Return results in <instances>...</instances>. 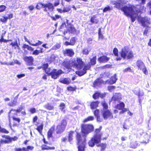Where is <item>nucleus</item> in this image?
Wrapping results in <instances>:
<instances>
[{
    "label": "nucleus",
    "instance_id": "f257e3e1",
    "mask_svg": "<svg viewBox=\"0 0 151 151\" xmlns=\"http://www.w3.org/2000/svg\"><path fill=\"white\" fill-rule=\"evenodd\" d=\"M96 56L93 57L90 59V64H88L84 65L83 68L82 70L84 64L81 58H77L76 60H73L71 63L72 66L76 68L78 71L76 72V73L80 76H82L87 72V70H90L91 65H94L96 63Z\"/></svg>",
    "mask_w": 151,
    "mask_h": 151
},
{
    "label": "nucleus",
    "instance_id": "f03ea898",
    "mask_svg": "<svg viewBox=\"0 0 151 151\" xmlns=\"http://www.w3.org/2000/svg\"><path fill=\"white\" fill-rule=\"evenodd\" d=\"M102 127L96 129L94 134L88 142V146L91 147H94L96 145L97 147H100V151H104L106 147V143H100L102 140L103 133L101 132Z\"/></svg>",
    "mask_w": 151,
    "mask_h": 151
},
{
    "label": "nucleus",
    "instance_id": "7ed1b4c3",
    "mask_svg": "<svg viewBox=\"0 0 151 151\" xmlns=\"http://www.w3.org/2000/svg\"><path fill=\"white\" fill-rule=\"evenodd\" d=\"M78 145V151H85L86 144V138H82L81 134L77 132L76 136Z\"/></svg>",
    "mask_w": 151,
    "mask_h": 151
},
{
    "label": "nucleus",
    "instance_id": "20e7f679",
    "mask_svg": "<svg viewBox=\"0 0 151 151\" xmlns=\"http://www.w3.org/2000/svg\"><path fill=\"white\" fill-rule=\"evenodd\" d=\"M120 54L121 58L127 60L132 59L134 57L133 51L127 46H125L122 49Z\"/></svg>",
    "mask_w": 151,
    "mask_h": 151
},
{
    "label": "nucleus",
    "instance_id": "39448f33",
    "mask_svg": "<svg viewBox=\"0 0 151 151\" xmlns=\"http://www.w3.org/2000/svg\"><path fill=\"white\" fill-rule=\"evenodd\" d=\"M81 126V132L83 134H81L82 138H86L87 135L94 130V127L91 124H82Z\"/></svg>",
    "mask_w": 151,
    "mask_h": 151
},
{
    "label": "nucleus",
    "instance_id": "423d86ee",
    "mask_svg": "<svg viewBox=\"0 0 151 151\" xmlns=\"http://www.w3.org/2000/svg\"><path fill=\"white\" fill-rule=\"evenodd\" d=\"M21 113L22 114L24 115L26 114L24 106H21L16 109H11L8 113L9 116L12 118L17 116V113Z\"/></svg>",
    "mask_w": 151,
    "mask_h": 151
},
{
    "label": "nucleus",
    "instance_id": "0eeeda50",
    "mask_svg": "<svg viewBox=\"0 0 151 151\" xmlns=\"http://www.w3.org/2000/svg\"><path fill=\"white\" fill-rule=\"evenodd\" d=\"M67 125V122L66 119H63L60 124H58L56 127L55 131L57 134H59L63 133L66 129Z\"/></svg>",
    "mask_w": 151,
    "mask_h": 151
},
{
    "label": "nucleus",
    "instance_id": "6e6552de",
    "mask_svg": "<svg viewBox=\"0 0 151 151\" xmlns=\"http://www.w3.org/2000/svg\"><path fill=\"white\" fill-rule=\"evenodd\" d=\"M60 0H57L56 1V2L54 3V5L50 2H48L45 4L40 3L39 4L43 6L44 11L45 12L47 11L51 12L53 11L54 10V6H57L60 4Z\"/></svg>",
    "mask_w": 151,
    "mask_h": 151
},
{
    "label": "nucleus",
    "instance_id": "1a4fd4ad",
    "mask_svg": "<svg viewBox=\"0 0 151 151\" xmlns=\"http://www.w3.org/2000/svg\"><path fill=\"white\" fill-rule=\"evenodd\" d=\"M47 73V74L48 76H51L52 78L54 79H57L60 74L63 73L61 70L60 69L57 70L56 69H53L51 72H50V70H49L48 72Z\"/></svg>",
    "mask_w": 151,
    "mask_h": 151
},
{
    "label": "nucleus",
    "instance_id": "9d476101",
    "mask_svg": "<svg viewBox=\"0 0 151 151\" xmlns=\"http://www.w3.org/2000/svg\"><path fill=\"white\" fill-rule=\"evenodd\" d=\"M132 8V10H128L127 12L128 14H124L127 16L131 18V21L132 22H134L136 19V16L134 17L133 16L135 14H136L135 9L136 7L132 5H130V7Z\"/></svg>",
    "mask_w": 151,
    "mask_h": 151
},
{
    "label": "nucleus",
    "instance_id": "9b49d317",
    "mask_svg": "<svg viewBox=\"0 0 151 151\" xmlns=\"http://www.w3.org/2000/svg\"><path fill=\"white\" fill-rule=\"evenodd\" d=\"M1 137L3 138H4L5 139H1V143H4L5 144H9L13 140L15 141L18 139V137L16 136L12 137L9 135H3L1 136Z\"/></svg>",
    "mask_w": 151,
    "mask_h": 151
},
{
    "label": "nucleus",
    "instance_id": "f8f14e48",
    "mask_svg": "<svg viewBox=\"0 0 151 151\" xmlns=\"http://www.w3.org/2000/svg\"><path fill=\"white\" fill-rule=\"evenodd\" d=\"M114 7L119 10H121L124 12V14H128L127 12V11L128 10H132V8L131 7H130V5L129 6L126 5L121 7V3L116 1L115 5Z\"/></svg>",
    "mask_w": 151,
    "mask_h": 151
},
{
    "label": "nucleus",
    "instance_id": "ddd939ff",
    "mask_svg": "<svg viewBox=\"0 0 151 151\" xmlns=\"http://www.w3.org/2000/svg\"><path fill=\"white\" fill-rule=\"evenodd\" d=\"M125 104L124 102H121L119 104H117L114 107V108L119 110H121V111L119 112V114H123L125 112L127 111L128 109L126 108H124Z\"/></svg>",
    "mask_w": 151,
    "mask_h": 151
},
{
    "label": "nucleus",
    "instance_id": "4468645a",
    "mask_svg": "<svg viewBox=\"0 0 151 151\" xmlns=\"http://www.w3.org/2000/svg\"><path fill=\"white\" fill-rule=\"evenodd\" d=\"M141 24L142 26L147 27H150L148 25L150 24L149 20L146 17H142L140 18L138 21Z\"/></svg>",
    "mask_w": 151,
    "mask_h": 151
},
{
    "label": "nucleus",
    "instance_id": "2eb2a0df",
    "mask_svg": "<svg viewBox=\"0 0 151 151\" xmlns=\"http://www.w3.org/2000/svg\"><path fill=\"white\" fill-rule=\"evenodd\" d=\"M102 115L105 120L108 118L110 119L113 118L112 113L109 110H103L102 112Z\"/></svg>",
    "mask_w": 151,
    "mask_h": 151
},
{
    "label": "nucleus",
    "instance_id": "dca6fc26",
    "mask_svg": "<svg viewBox=\"0 0 151 151\" xmlns=\"http://www.w3.org/2000/svg\"><path fill=\"white\" fill-rule=\"evenodd\" d=\"M67 31V32H68L71 34H75L77 33V30L73 25L70 24H68Z\"/></svg>",
    "mask_w": 151,
    "mask_h": 151
},
{
    "label": "nucleus",
    "instance_id": "f3484780",
    "mask_svg": "<svg viewBox=\"0 0 151 151\" xmlns=\"http://www.w3.org/2000/svg\"><path fill=\"white\" fill-rule=\"evenodd\" d=\"M117 80V78L116 74H114L110 78L106 81V83L109 84H112L115 83Z\"/></svg>",
    "mask_w": 151,
    "mask_h": 151
},
{
    "label": "nucleus",
    "instance_id": "a211bd4d",
    "mask_svg": "<svg viewBox=\"0 0 151 151\" xmlns=\"http://www.w3.org/2000/svg\"><path fill=\"white\" fill-rule=\"evenodd\" d=\"M110 58L105 55H103L98 58V61L100 63H106L109 60Z\"/></svg>",
    "mask_w": 151,
    "mask_h": 151
},
{
    "label": "nucleus",
    "instance_id": "6ab92c4d",
    "mask_svg": "<svg viewBox=\"0 0 151 151\" xmlns=\"http://www.w3.org/2000/svg\"><path fill=\"white\" fill-rule=\"evenodd\" d=\"M24 60L28 65H31L33 64L34 59L32 56H26L24 58Z\"/></svg>",
    "mask_w": 151,
    "mask_h": 151
},
{
    "label": "nucleus",
    "instance_id": "aec40b11",
    "mask_svg": "<svg viewBox=\"0 0 151 151\" xmlns=\"http://www.w3.org/2000/svg\"><path fill=\"white\" fill-rule=\"evenodd\" d=\"M105 94L103 93H101L98 91H96L92 96L93 98L95 100L98 99L99 97L103 99L105 96Z\"/></svg>",
    "mask_w": 151,
    "mask_h": 151
},
{
    "label": "nucleus",
    "instance_id": "412c9836",
    "mask_svg": "<svg viewBox=\"0 0 151 151\" xmlns=\"http://www.w3.org/2000/svg\"><path fill=\"white\" fill-rule=\"evenodd\" d=\"M64 55H66L70 57H72L75 54V53L71 49H66L63 52Z\"/></svg>",
    "mask_w": 151,
    "mask_h": 151
},
{
    "label": "nucleus",
    "instance_id": "4be33fe9",
    "mask_svg": "<svg viewBox=\"0 0 151 151\" xmlns=\"http://www.w3.org/2000/svg\"><path fill=\"white\" fill-rule=\"evenodd\" d=\"M104 83V81L101 79L100 78H99L94 81L93 83L92 86L93 87H96L99 85Z\"/></svg>",
    "mask_w": 151,
    "mask_h": 151
},
{
    "label": "nucleus",
    "instance_id": "5701e85b",
    "mask_svg": "<svg viewBox=\"0 0 151 151\" xmlns=\"http://www.w3.org/2000/svg\"><path fill=\"white\" fill-rule=\"evenodd\" d=\"M55 128V125H52L48 130L47 132V138L50 139L53 137V134Z\"/></svg>",
    "mask_w": 151,
    "mask_h": 151
},
{
    "label": "nucleus",
    "instance_id": "b1692460",
    "mask_svg": "<svg viewBox=\"0 0 151 151\" xmlns=\"http://www.w3.org/2000/svg\"><path fill=\"white\" fill-rule=\"evenodd\" d=\"M13 17V14L12 13H10L8 14V17L3 16L2 18L0 19V21L3 23H6L8 19L12 18Z\"/></svg>",
    "mask_w": 151,
    "mask_h": 151
},
{
    "label": "nucleus",
    "instance_id": "393cba45",
    "mask_svg": "<svg viewBox=\"0 0 151 151\" xmlns=\"http://www.w3.org/2000/svg\"><path fill=\"white\" fill-rule=\"evenodd\" d=\"M121 99V95L120 93H115L111 98L112 101H117L118 102Z\"/></svg>",
    "mask_w": 151,
    "mask_h": 151
},
{
    "label": "nucleus",
    "instance_id": "a878e982",
    "mask_svg": "<svg viewBox=\"0 0 151 151\" xmlns=\"http://www.w3.org/2000/svg\"><path fill=\"white\" fill-rule=\"evenodd\" d=\"M74 133V131L72 130H70L68 132V136L67 137V138L68 139V141L70 143H72V142L73 140V135Z\"/></svg>",
    "mask_w": 151,
    "mask_h": 151
},
{
    "label": "nucleus",
    "instance_id": "bb28decb",
    "mask_svg": "<svg viewBox=\"0 0 151 151\" xmlns=\"http://www.w3.org/2000/svg\"><path fill=\"white\" fill-rule=\"evenodd\" d=\"M66 26L65 23H63L59 28V31L62 32L64 35L67 33V31L65 29Z\"/></svg>",
    "mask_w": 151,
    "mask_h": 151
},
{
    "label": "nucleus",
    "instance_id": "cd10ccee",
    "mask_svg": "<svg viewBox=\"0 0 151 151\" xmlns=\"http://www.w3.org/2000/svg\"><path fill=\"white\" fill-rule=\"evenodd\" d=\"M42 150H54L55 149L54 147H50L47 146L45 144L42 145L41 147Z\"/></svg>",
    "mask_w": 151,
    "mask_h": 151
},
{
    "label": "nucleus",
    "instance_id": "c85d7f7f",
    "mask_svg": "<svg viewBox=\"0 0 151 151\" xmlns=\"http://www.w3.org/2000/svg\"><path fill=\"white\" fill-rule=\"evenodd\" d=\"M136 65L138 68L140 70L145 66L143 62L141 60H138L137 61Z\"/></svg>",
    "mask_w": 151,
    "mask_h": 151
},
{
    "label": "nucleus",
    "instance_id": "c756f323",
    "mask_svg": "<svg viewBox=\"0 0 151 151\" xmlns=\"http://www.w3.org/2000/svg\"><path fill=\"white\" fill-rule=\"evenodd\" d=\"M90 21L91 23V24H97L99 22V20L98 19L96 18V15H93L91 17Z\"/></svg>",
    "mask_w": 151,
    "mask_h": 151
},
{
    "label": "nucleus",
    "instance_id": "7c9ffc66",
    "mask_svg": "<svg viewBox=\"0 0 151 151\" xmlns=\"http://www.w3.org/2000/svg\"><path fill=\"white\" fill-rule=\"evenodd\" d=\"M99 102L98 101H93L91 103L90 106L91 109H94L98 107Z\"/></svg>",
    "mask_w": 151,
    "mask_h": 151
},
{
    "label": "nucleus",
    "instance_id": "2f4dec72",
    "mask_svg": "<svg viewBox=\"0 0 151 151\" xmlns=\"http://www.w3.org/2000/svg\"><path fill=\"white\" fill-rule=\"evenodd\" d=\"M60 82L64 84H68L71 83V80L69 78H65L60 80Z\"/></svg>",
    "mask_w": 151,
    "mask_h": 151
},
{
    "label": "nucleus",
    "instance_id": "473e14b6",
    "mask_svg": "<svg viewBox=\"0 0 151 151\" xmlns=\"http://www.w3.org/2000/svg\"><path fill=\"white\" fill-rule=\"evenodd\" d=\"M48 66L49 65L47 63H44L42 65V68L46 74H47V72H48L50 70V68H49L48 70H47L48 68Z\"/></svg>",
    "mask_w": 151,
    "mask_h": 151
},
{
    "label": "nucleus",
    "instance_id": "72a5a7b5",
    "mask_svg": "<svg viewBox=\"0 0 151 151\" xmlns=\"http://www.w3.org/2000/svg\"><path fill=\"white\" fill-rule=\"evenodd\" d=\"M40 50H34L33 51V52L32 54L33 55H38L40 53H42L43 52V49L42 47L39 48Z\"/></svg>",
    "mask_w": 151,
    "mask_h": 151
},
{
    "label": "nucleus",
    "instance_id": "f704fd0d",
    "mask_svg": "<svg viewBox=\"0 0 151 151\" xmlns=\"http://www.w3.org/2000/svg\"><path fill=\"white\" fill-rule=\"evenodd\" d=\"M44 125L43 123H41L39 126H37L36 129L39 133L42 134V131Z\"/></svg>",
    "mask_w": 151,
    "mask_h": 151
},
{
    "label": "nucleus",
    "instance_id": "c9c22d12",
    "mask_svg": "<svg viewBox=\"0 0 151 151\" xmlns=\"http://www.w3.org/2000/svg\"><path fill=\"white\" fill-rule=\"evenodd\" d=\"M17 101L15 99L11 101L8 103V106L11 107H14L17 105Z\"/></svg>",
    "mask_w": 151,
    "mask_h": 151
},
{
    "label": "nucleus",
    "instance_id": "e433bc0d",
    "mask_svg": "<svg viewBox=\"0 0 151 151\" xmlns=\"http://www.w3.org/2000/svg\"><path fill=\"white\" fill-rule=\"evenodd\" d=\"M22 48L23 50H25V48H27L28 50L30 51H33L34 50V49L32 47L29 46L28 45L24 44L22 46Z\"/></svg>",
    "mask_w": 151,
    "mask_h": 151
},
{
    "label": "nucleus",
    "instance_id": "4c0bfd02",
    "mask_svg": "<svg viewBox=\"0 0 151 151\" xmlns=\"http://www.w3.org/2000/svg\"><path fill=\"white\" fill-rule=\"evenodd\" d=\"M63 65L66 68L70 69L71 68L70 61H64L63 62Z\"/></svg>",
    "mask_w": 151,
    "mask_h": 151
},
{
    "label": "nucleus",
    "instance_id": "58836bf2",
    "mask_svg": "<svg viewBox=\"0 0 151 151\" xmlns=\"http://www.w3.org/2000/svg\"><path fill=\"white\" fill-rule=\"evenodd\" d=\"M94 119V118L93 116H89L86 118L83 119V122L85 123L90 121H93Z\"/></svg>",
    "mask_w": 151,
    "mask_h": 151
},
{
    "label": "nucleus",
    "instance_id": "ea45409f",
    "mask_svg": "<svg viewBox=\"0 0 151 151\" xmlns=\"http://www.w3.org/2000/svg\"><path fill=\"white\" fill-rule=\"evenodd\" d=\"M46 109L49 110H51L54 109L53 106L52 105L49 103H47L44 106Z\"/></svg>",
    "mask_w": 151,
    "mask_h": 151
},
{
    "label": "nucleus",
    "instance_id": "a19ab883",
    "mask_svg": "<svg viewBox=\"0 0 151 151\" xmlns=\"http://www.w3.org/2000/svg\"><path fill=\"white\" fill-rule=\"evenodd\" d=\"M67 89L68 91L73 92L74 91H76L77 89V87L76 86L73 87L70 86L67 87Z\"/></svg>",
    "mask_w": 151,
    "mask_h": 151
},
{
    "label": "nucleus",
    "instance_id": "79ce46f5",
    "mask_svg": "<svg viewBox=\"0 0 151 151\" xmlns=\"http://www.w3.org/2000/svg\"><path fill=\"white\" fill-rule=\"evenodd\" d=\"M34 148V147L31 146H28L27 147H24L23 150L24 151H29L30 150H32Z\"/></svg>",
    "mask_w": 151,
    "mask_h": 151
},
{
    "label": "nucleus",
    "instance_id": "37998d69",
    "mask_svg": "<svg viewBox=\"0 0 151 151\" xmlns=\"http://www.w3.org/2000/svg\"><path fill=\"white\" fill-rule=\"evenodd\" d=\"M101 105L103 106V110H108V106L107 104L105 101H104L101 103Z\"/></svg>",
    "mask_w": 151,
    "mask_h": 151
},
{
    "label": "nucleus",
    "instance_id": "c03bdc74",
    "mask_svg": "<svg viewBox=\"0 0 151 151\" xmlns=\"http://www.w3.org/2000/svg\"><path fill=\"white\" fill-rule=\"evenodd\" d=\"M59 107H60V109L62 111H63L64 112H65V110H64L65 108V104L63 103H60L59 105Z\"/></svg>",
    "mask_w": 151,
    "mask_h": 151
},
{
    "label": "nucleus",
    "instance_id": "a18cd8bd",
    "mask_svg": "<svg viewBox=\"0 0 151 151\" xmlns=\"http://www.w3.org/2000/svg\"><path fill=\"white\" fill-rule=\"evenodd\" d=\"M101 29L99 28L98 30V38L99 39H103L104 38V36L101 32Z\"/></svg>",
    "mask_w": 151,
    "mask_h": 151
},
{
    "label": "nucleus",
    "instance_id": "49530a36",
    "mask_svg": "<svg viewBox=\"0 0 151 151\" xmlns=\"http://www.w3.org/2000/svg\"><path fill=\"white\" fill-rule=\"evenodd\" d=\"M76 38L75 37H72L70 40V42L71 43V45H74L76 42Z\"/></svg>",
    "mask_w": 151,
    "mask_h": 151
},
{
    "label": "nucleus",
    "instance_id": "de8ad7c7",
    "mask_svg": "<svg viewBox=\"0 0 151 151\" xmlns=\"http://www.w3.org/2000/svg\"><path fill=\"white\" fill-rule=\"evenodd\" d=\"M43 4L42 3L39 2L37 3V4L36 5V6L35 7L38 10H40L41 9V8H43V6H42L41 5H40L39 4Z\"/></svg>",
    "mask_w": 151,
    "mask_h": 151
},
{
    "label": "nucleus",
    "instance_id": "09e8293b",
    "mask_svg": "<svg viewBox=\"0 0 151 151\" xmlns=\"http://www.w3.org/2000/svg\"><path fill=\"white\" fill-rule=\"evenodd\" d=\"M113 53L114 55L116 56H118V50L116 47H114L113 50Z\"/></svg>",
    "mask_w": 151,
    "mask_h": 151
},
{
    "label": "nucleus",
    "instance_id": "8fccbe9b",
    "mask_svg": "<svg viewBox=\"0 0 151 151\" xmlns=\"http://www.w3.org/2000/svg\"><path fill=\"white\" fill-rule=\"evenodd\" d=\"M42 42L40 40H38V42L35 43H30L29 44L33 46H36L41 45Z\"/></svg>",
    "mask_w": 151,
    "mask_h": 151
},
{
    "label": "nucleus",
    "instance_id": "3c124183",
    "mask_svg": "<svg viewBox=\"0 0 151 151\" xmlns=\"http://www.w3.org/2000/svg\"><path fill=\"white\" fill-rule=\"evenodd\" d=\"M89 52V51L87 49L84 48L82 51V53L83 55H88Z\"/></svg>",
    "mask_w": 151,
    "mask_h": 151
},
{
    "label": "nucleus",
    "instance_id": "603ef678",
    "mask_svg": "<svg viewBox=\"0 0 151 151\" xmlns=\"http://www.w3.org/2000/svg\"><path fill=\"white\" fill-rule=\"evenodd\" d=\"M6 6L4 5L0 6V12H2L5 11L6 8Z\"/></svg>",
    "mask_w": 151,
    "mask_h": 151
},
{
    "label": "nucleus",
    "instance_id": "864d4df0",
    "mask_svg": "<svg viewBox=\"0 0 151 151\" xmlns=\"http://www.w3.org/2000/svg\"><path fill=\"white\" fill-rule=\"evenodd\" d=\"M10 45H11L12 47H14L15 46H16L18 48L19 47V46L18 44V43L17 40H16L14 42H11L10 44Z\"/></svg>",
    "mask_w": 151,
    "mask_h": 151
},
{
    "label": "nucleus",
    "instance_id": "5fc2aeb1",
    "mask_svg": "<svg viewBox=\"0 0 151 151\" xmlns=\"http://www.w3.org/2000/svg\"><path fill=\"white\" fill-rule=\"evenodd\" d=\"M111 9L109 6L105 7L103 10V12H105L107 11H110Z\"/></svg>",
    "mask_w": 151,
    "mask_h": 151
},
{
    "label": "nucleus",
    "instance_id": "6e6d98bb",
    "mask_svg": "<svg viewBox=\"0 0 151 151\" xmlns=\"http://www.w3.org/2000/svg\"><path fill=\"white\" fill-rule=\"evenodd\" d=\"M71 8L69 6L68 7H65L63 8V12H68L70 10Z\"/></svg>",
    "mask_w": 151,
    "mask_h": 151
},
{
    "label": "nucleus",
    "instance_id": "4d7b16f0",
    "mask_svg": "<svg viewBox=\"0 0 151 151\" xmlns=\"http://www.w3.org/2000/svg\"><path fill=\"white\" fill-rule=\"evenodd\" d=\"M93 114L94 116L96 117V116L100 115L99 114V111L98 109H96L93 112Z\"/></svg>",
    "mask_w": 151,
    "mask_h": 151
},
{
    "label": "nucleus",
    "instance_id": "13d9d810",
    "mask_svg": "<svg viewBox=\"0 0 151 151\" xmlns=\"http://www.w3.org/2000/svg\"><path fill=\"white\" fill-rule=\"evenodd\" d=\"M111 67V65L109 64H106L104 65L101 67V69H104L107 68H110Z\"/></svg>",
    "mask_w": 151,
    "mask_h": 151
},
{
    "label": "nucleus",
    "instance_id": "bf43d9fd",
    "mask_svg": "<svg viewBox=\"0 0 151 151\" xmlns=\"http://www.w3.org/2000/svg\"><path fill=\"white\" fill-rule=\"evenodd\" d=\"M96 118L97 121L99 122H101L103 121V118L100 116V115L96 117Z\"/></svg>",
    "mask_w": 151,
    "mask_h": 151
},
{
    "label": "nucleus",
    "instance_id": "052dcab7",
    "mask_svg": "<svg viewBox=\"0 0 151 151\" xmlns=\"http://www.w3.org/2000/svg\"><path fill=\"white\" fill-rule=\"evenodd\" d=\"M60 17V16L58 15H55V17L52 16L51 17L52 19L53 20H56L57 19H59Z\"/></svg>",
    "mask_w": 151,
    "mask_h": 151
},
{
    "label": "nucleus",
    "instance_id": "680f3d73",
    "mask_svg": "<svg viewBox=\"0 0 151 151\" xmlns=\"http://www.w3.org/2000/svg\"><path fill=\"white\" fill-rule=\"evenodd\" d=\"M141 70H142L143 73L146 75H147L148 74V72L146 68L145 67V66L143 68H142V69H141Z\"/></svg>",
    "mask_w": 151,
    "mask_h": 151
},
{
    "label": "nucleus",
    "instance_id": "e2e57ef3",
    "mask_svg": "<svg viewBox=\"0 0 151 151\" xmlns=\"http://www.w3.org/2000/svg\"><path fill=\"white\" fill-rule=\"evenodd\" d=\"M29 111L32 114H33L36 112V109L34 108H31L29 109Z\"/></svg>",
    "mask_w": 151,
    "mask_h": 151
},
{
    "label": "nucleus",
    "instance_id": "0e129e2a",
    "mask_svg": "<svg viewBox=\"0 0 151 151\" xmlns=\"http://www.w3.org/2000/svg\"><path fill=\"white\" fill-rule=\"evenodd\" d=\"M116 88V87L114 86H110L108 87V89L109 91H111L112 90Z\"/></svg>",
    "mask_w": 151,
    "mask_h": 151
},
{
    "label": "nucleus",
    "instance_id": "69168bd1",
    "mask_svg": "<svg viewBox=\"0 0 151 151\" xmlns=\"http://www.w3.org/2000/svg\"><path fill=\"white\" fill-rule=\"evenodd\" d=\"M13 120L14 121H15L17 122L18 123H19L20 121V119L19 118H16L15 117L12 118Z\"/></svg>",
    "mask_w": 151,
    "mask_h": 151
},
{
    "label": "nucleus",
    "instance_id": "338daca9",
    "mask_svg": "<svg viewBox=\"0 0 151 151\" xmlns=\"http://www.w3.org/2000/svg\"><path fill=\"white\" fill-rule=\"evenodd\" d=\"M128 71L131 72L132 69L130 67H128L126 68L125 69L123 70V72H126Z\"/></svg>",
    "mask_w": 151,
    "mask_h": 151
},
{
    "label": "nucleus",
    "instance_id": "774afa93",
    "mask_svg": "<svg viewBox=\"0 0 151 151\" xmlns=\"http://www.w3.org/2000/svg\"><path fill=\"white\" fill-rule=\"evenodd\" d=\"M24 147H22V148H16L15 149V151H24V150H23Z\"/></svg>",
    "mask_w": 151,
    "mask_h": 151
}]
</instances>
